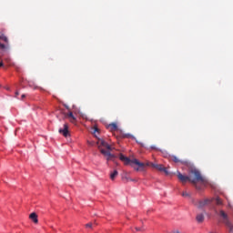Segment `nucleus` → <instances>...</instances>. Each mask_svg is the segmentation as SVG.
<instances>
[{
  "label": "nucleus",
  "instance_id": "obj_1",
  "mask_svg": "<svg viewBox=\"0 0 233 233\" xmlns=\"http://www.w3.org/2000/svg\"><path fill=\"white\" fill-rule=\"evenodd\" d=\"M177 177H178V180H180V182H182L183 184L187 181L191 182L193 185H195V187H197V189L202 188L201 187H198V183H201L202 186L208 184V180L203 177L199 170L196 168L189 170V176H184L180 172H177Z\"/></svg>",
  "mask_w": 233,
  "mask_h": 233
},
{
  "label": "nucleus",
  "instance_id": "obj_2",
  "mask_svg": "<svg viewBox=\"0 0 233 233\" xmlns=\"http://www.w3.org/2000/svg\"><path fill=\"white\" fill-rule=\"evenodd\" d=\"M98 149L100 150L101 154H103L107 161H114L116 157L115 155L111 154L110 151L113 150L112 147L108 145L105 140L98 139L97 141Z\"/></svg>",
  "mask_w": 233,
  "mask_h": 233
},
{
  "label": "nucleus",
  "instance_id": "obj_3",
  "mask_svg": "<svg viewBox=\"0 0 233 233\" xmlns=\"http://www.w3.org/2000/svg\"><path fill=\"white\" fill-rule=\"evenodd\" d=\"M8 38L5 36V35H0V52L2 56H5L8 53L9 51V46H8Z\"/></svg>",
  "mask_w": 233,
  "mask_h": 233
},
{
  "label": "nucleus",
  "instance_id": "obj_4",
  "mask_svg": "<svg viewBox=\"0 0 233 233\" xmlns=\"http://www.w3.org/2000/svg\"><path fill=\"white\" fill-rule=\"evenodd\" d=\"M215 200V203L217 204V206H222L223 205V200L217 197V198H206L204 200H200L198 201V203L197 204V208H203L205 206L210 204L211 202H213Z\"/></svg>",
  "mask_w": 233,
  "mask_h": 233
},
{
  "label": "nucleus",
  "instance_id": "obj_5",
  "mask_svg": "<svg viewBox=\"0 0 233 233\" xmlns=\"http://www.w3.org/2000/svg\"><path fill=\"white\" fill-rule=\"evenodd\" d=\"M119 159L124 162V164L126 166L127 165H131L133 167V165H137L139 167H145V164L144 163H141L139 162L137 159H133L131 160L129 157H125L123 154H120L119 155Z\"/></svg>",
  "mask_w": 233,
  "mask_h": 233
},
{
  "label": "nucleus",
  "instance_id": "obj_6",
  "mask_svg": "<svg viewBox=\"0 0 233 233\" xmlns=\"http://www.w3.org/2000/svg\"><path fill=\"white\" fill-rule=\"evenodd\" d=\"M220 217H222V222L224 225L229 229V232L233 231V224L228 218V214H226L223 210H220Z\"/></svg>",
  "mask_w": 233,
  "mask_h": 233
},
{
  "label": "nucleus",
  "instance_id": "obj_7",
  "mask_svg": "<svg viewBox=\"0 0 233 233\" xmlns=\"http://www.w3.org/2000/svg\"><path fill=\"white\" fill-rule=\"evenodd\" d=\"M59 133L62 134L65 137L69 136V127L68 124L64 125V128L59 129Z\"/></svg>",
  "mask_w": 233,
  "mask_h": 233
},
{
  "label": "nucleus",
  "instance_id": "obj_8",
  "mask_svg": "<svg viewBox=\"0 0 233 233\" xmlns=\"http://www.w3.org/2000/svg\"><path fill=\"white\" fill-rule=\"evenodd\" d=\"M157 169H158L159 171L165 172L166 175H169V172L166 167H163V165H157Z\"/></svg>",
  "mask_w": 233,
  "mask_h": 233
},
{
  "label": "nucleus",
  "instance_id": "obj_9",
  "mask_svg": "<svg viewBox=\"0 0 233 233\" xmlns=\"http://www.w3.org/2000/svg\"><path fill=\"white\" fill-rule=\"evenodd\" d=\"M205 220V217L203 214L197 215V222L202 223Z\"/></svg>",
  "mask_w": 233,
  "mask_h": 233
},
{
  "label": "nucleus",
  "instance_id": "obj_10",
  "mask_svg": "<svg viewBox=\"0 0 233 233\" xmlns=\"http://www.w3.org/2000/svg\"><path fill=\"white\" fill-rule=\"evenodd\" d=\"M35 224L38 223L37 215L35 213H32L29 217Z\"/></svg>",
  "mask_w": 233,
  "mask_h": 233
},
{
  "label": "nucleus",
  "instance_id": "obj_11",
  "mask_svg": "<svg viewBox=\"0 0 233 233\" xmlns=\"http://www.w3.org/2000/svg\"><path fill=\"white\" fill-rule=\"evenodd\" d=\"M108 128L111 130V131H116L117 130V125L116 123H112L108 126Z\"/></svg>",
  "mask_w": 233,
  "mask_h": 233
},
{
  "label": "nucleus",
  "instance_id": "obj_12",
  "mask_svg": "<svg viewBox=\"0 0 233 233\" xmlns=\"http://www.w3.org/2000/svg\"><path fill=\"white\" fill-rule=\"evenodd\" d=\"M3 61H5L8 66L11 65V59L8 56H4Z\"/></svg>",
  "mask_w": 233,
  "mask_h": 233
},
{
  "label": "nucleus",
  "instance_id": "obj_13",
  "mask_svg": "<svg viewBox=\"0 0 233 233\" xmlns=\"http://www.w3.org/2000/svg\"><path fill=\"white\" fill-rule=\"evenodd\" d=\"M118 172L116 170H115L111 175H110V178L112 180H115V178L117 177Z\"/></svg>",
  "mask_w": 233,
  "mask_h": 233
},
{
  "label": "nucleus",
  "instance_id": "obj_14",
  "mask_svg": "<svg viewBox=\"0 0 233 233\" xmlns=\"http://www.w3.org/2000/svg\"><path fill=\"white\" fill-rule=\"evenodd\" d=\"M124 180H126L127 182L132 181V182H137V179H132L129 177L126 176L123 177Z\"/></svg>",
  "mask_w": 233,
  "mask_h": 233
},
{
  "label": "nucleus",
  "instance_id": "obj_15",
  "mask_svg": "<svg viewBox=\"0 0 233 233\" xmlns=\"http://www.w3.org/2000/svg\"><path fill=\"white\" fill-rule=\"evenodd\" d=\"M4 56H2L1 51H0V68L5 66V64H4V61H3Z\"/></svg>",
  "mask_w": 233,
  "mask_h": 233
},
{
  "label": "nucleus",
  "instance_id": "obj_16",
  "mask_svg": "<svg viewBox=\"0 0 233 233\" xmlns=\"http://www.w3.org/2000/svg\"><path fill=\"white\" fill-rule=\"evenodd\" d=\"M173 161L175 163H182V164H185L186 162L182 161V160H179L177 157H173Z\"/></svg>",
  "mask_w": 233,
  "mask_h": 233
},
{
  "label": "nucleus",
  "instance_id": "obj_17",
  "mask_svg": "<svg viewBox=\"0 0 233 233\" xmlns=\"http://www.w3.org/2000/svg\"><path fill=\"white\" fill-rule=\"evenodd\" d=\"M182 197L184 198H189L190 195L187 192H182Z\"/></svg>",
  "mask_w": 233,
  "mask_h": 233
},
{
  "label": "nucleus",
  "instance_id": "obj_18",
  "mask_svg": "<svg viewBox=\"0 0 233 233\" xmlns=\"http://www.w3.org/2000/svg\"><path fill=\"white\" fill-rule=\"evenodd\" d=\"M69 119H70L71 123H73V124L76 123V118L75 116H73L72 118H69Z\"/></svg>",
  "mask_w": 233,
  "mask_h": 233
},
{
  "label": "nucleus",
  "instance_id": "obj_19",
  "mask_svg": "<svg viewBox=\"0 0 233 233\" xmlns=\"http://www.w3.org/2000/svg\"><path fill=\"white\" fill-rule=\"evenodd\" d=\"M147 166H151V167H155V168L157 167V164H154V163L147 164Z\"/></svg>",
  "mask_w": 233,
  "mask_h": 233
},
{
  "label": "nucleus",
  "instance_id": "obj_20",
  "mask_svg": "<svg viewBox=\"0 0 233 233\" xmlns=\"http://www.w3.org/2000/svg\"><path fill=\"white\" fill-rule=\"evenodd\" d=\"M86 228H93V224L92 223H88L86 225Z\"/></svg>",
  "mask_w": 233,
  "mask_h": 233
},
{
  "label": "nucleus",
  "instance_id": "obj_21",
  "mask_svg": "<svg viewBox=\"0 0 233 233\" xmlns=\"http://www.w3.org/2000/svg\"><path fill=\"white\" fill-rule=\"evenodd\" d=\"M67 116H68L69 119L72 118V117H75L72 112H70V113L67 115Z\"/></svg>",
  "mask_w": 233,
  "mask_h": 233
},
{
  "label": "nucleus",
  "instance_id": "obj_22",
  "mask_svg": "<svg viewBox=\"0 0 233 233\" xmlns=\"http://www.w3.org/2000/svg\"><path fill=\"white\" fill-rule=\"evenodd\" d=\"M87 143H88L89 146H94L95 145L94 142L87 141Z\"/></svg>",
  "mask_w": 233,
  "mask_h": 233
},
{
  "label": "nucleus",
  "instance_id": "obj_23",
  "mask_svg": "<svg viewBox=\"0 0 233 233\" xmlns=\"http://www.w3.org/2000/svg\"><path fill=\"white\" fill-rule=\"evenodd\" d=\"M137 231H142L143 229L141 228H136Z\"/></svg>",
  "mask_w": 233,
  "mask_h": 233
},
{
  "label": "nucleus",
  "instance_id": "obj_24",
  "mask_svg": "<svg viewBox=\"0 0 233 233\" xmlns=\"http://www.w3.org/2000/svg\"><path fill=\"white\" fill-rule=\"evenodd\" d=\"M228 207L229 208H232V206H231L230 203H228Z\"/></svg>",
  "mask_w": 233,
  "mask_h": 233
},
{
  "label": "nucleus",
  "instance_id": "obj_25",
  "mask_svg": "<svg viewBox=\"0 0 233 233\" xmlns=\"http://www.w3.org/2000/svg\"><path fill=\"white\" fill-rule=\"evenodd\" d=\"M18 95H19V93H18V92H16V93H15V97H17V96H18Z\"/></svg>",
  "mask_w": 233,
  "mask_h": 233
},
{
  "label": "nucleus",
  "instance_id": "obj_26",
  "mask_svg": "<svg viewBox=\"0 0 233 233\" xmlns=\"http://www.w3.org/2000/svg\"><path fill=\"white\" fill-rule=\"evenodd\" d=\"M25 97V95H23V96H22V99H24Z\"/></svg>",
  "mask_w": 233,
  "mask_h": 233
},
{
  "label": "nucleus",
  "instance_id": "obj_27",
  "mask_svg": "<svg viewBox=\"0 0 233 233\" xmlns=\"http://www.w3.org/2000/svg\"><path fill=\"white\" fill-rule=\"evenodd\" d=\"M152 149H157L156 147H151Z\"/></svg>",
  "mask_w": 233,
  "mask_h": 233
},
{
  "label": "nucleus",
  "instance_id": "obj_28",
  "mask_svg": "<svg viewBox=\"0 0 233 233\" xmlns=\"http://www.w3.org/2000/svg\"><path fill=\"white\" fill-rule=\"evenodd\" d=\"M173 233H180L179 231H173Z\"/></svg>",
  "mask_w": 233,
  "mask_h": 233
},
{
  "label": "nucleus",
  "instance_id": "obj_29",
  "mask_svg": "<svg viewBox=\"0 0 233 233\" xmlns=\"http://www.w3.org/2000/svg\"><path fill=\"white\" fill-rule=\"evenodd\" d=\"M38 87L37 86H35L34 89H37Z\"/></svg>",
  "mask_w": 233,
  "mask_h": 233
},
{
  "label": "nucleus",
  "instance_id": "obj_30",
  "mask_svg": "<svg viewBox=\"0 0 233 233\" xmlns=\"http://www.w3.org/2000/svg\"><path fill=\"white\" fill-rule=\"evenodd\" d=\"M96 131H98V129H97V128H96V129H95V132H96Z\"/></svg>",
  "mask_w": 233,
  "mask_h": 233
},
{
  "label": "nucleus",
  "instance_id": "obj_31",
  "mask_svg": "<svg viewBox=\"0 0 233 233\" xmlns=\"http://www.w3.org/2000/svg\"><path fill=\"white\" fill-rule=\"evenodd\" d=\"M135 169H136L137 171H138V170H139V168H136V167H135Z\"/></svg>",
  "mask_w": 233,
  "mask_h": 233
},
{
  "label": "nucleus",
  "instance_id": "obj_32",
  "mask_svg": "<svg viewBox=\"0 0 233 233\" xmlns=\"http://www.w3.org/2000/svg\"><path fill=\"white\" fill-rule=\"evenodd\" d=\"M29 86H30V87H32V85H31V84H29Z\"/></svg>",
  "mask_w": 233,
  "mask_h": 233
}]
</instances>
